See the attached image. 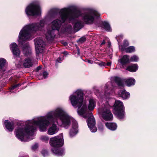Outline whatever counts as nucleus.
<instances>
[{"instance_id":"nucleus-5","label":"nucleus","mask_w":157,"mask_h":157,"mask_svg":"<svg viewBox=\"0 0 157 157\" xmlns=\"http://www.w3.org/2000/svg\"><path fill=\"white\" fill-rule=\"evenodd\" d=\"M50 143L51 145L54 147L52 149V151L53 153L59 156L62 155L64 154V151L63 150L57 148L62 146L64 144L63 134L51 138L50 140Z\"/></svg>"},{"instance_id":"nucleus-4","label":"nucleus","mask_w":157,"mask_h":157,"mask_svg":"<svg viewBox=\"0 0 157 157\" xmlns=\"http://www.w3.org/2000/svg\"><path fill=\"white\" fill-rule=\"evenodd\" d=\"M44 20H41L39 24H32L27 25L24 27L20 32L19 35V42L21 43L22 42L31 39L30 33L40 30L44 25Z\"/></svg>"},{"instance_id":"nucleus-27","label":"nucleus","mask_w":157,"mask_h":157,"mask_svg":"<svg viewBox=\"0 0 157 157\" xmlns=\"http://www.w3.org/2000/svg\"><path fill=\"white\" fill-rule=\"evenodd\" d=\"M6 60L3 58H0V68L1 69L6 63Z\"/></svg>"},{"instance_id":"nucleus-21","label":"nucleus","mask_w":157,"mask_h":157,"mask_svg":"<svg viewBox=\"0 0 157 157\" xmlns=\"http://www.w3.org/2000/svg\"><path fill=\"white\" fill-rule=\"evenodd\" d=\"M95 101L93 99H90L89 101V104L88 108L90 110H93L94 108L95 105Z\"/></svg>"},{"instance_id":"nucleus-36","label":"nucleus","mask_w":157,"mask_h":157,"mask_svg":"<svg viewBox=\"0 0 157 157\" xmlns=\"http://www.w3.org/2000/svg\"><path fill=\"white\" fill-rule=\"evenodd\" d=\"M38 147V145L35 144L32 147V149L33 150L36 149Z\"/></svg>"},{"instance_id":"nucleus-15","label":"nucleus","mask_w":157,"mask_h":157,"mask_svg":"<svg viewBox=\"0 0 157 157\" xmlns=\"http://www.w3.org/2000/svg\"><path fill=\"white\" fill-rule=\"evenodd\" d=\"M6 128L9 131H12L14 128L13 123L10 122L7 120L5 121L4 122Z\"/></svg>"},{"instance_id":"nucleus-28","label":"nucleus","mask_w":157,"mask_h":157,"mask_svg":"<svg viewBox=\"0 0 157 157\" xmlns=\"http://www.w3.org/2000/svg\"><path fill=\"white\" fill-rule=\"evenodd\" d=\"M40 139L44 141H47L48 140L49 138L46 136H42L40 137Z\"/></svg>"},{"instance_id":"nucleus-38","label":"nucleus","mask_w":157,"mask_h":157,"mask_svg":"<svg viewBox=\"0 0 157 157\" xmlns=\"http://www.w3.org/2000/svg\"><path fill=\"white\" fill-rule=\"evenodd\" d=\"M62 58H61L59 57L57 60V61L58 62L60 63V61H62Z\"/></svg>"},{"instance_id":"nucleus-18","label":"nucleus","mask_w":157,"mask_h":157,"mask_svg":"<svg viewBox=\"0 0 157 157\" xmlns=\"http://www.w3.org/2000/svg\"><path fill=\"white\" fill-rule=\"evenodd\" d=\"M138 69V66L137 64L130 65L127 67V70L132 72L136 71Z\"/></svg>"},{"instance_id":"nucleus-30","label":"nucleus","mask_w":157,"mask_h":157,"mask_svg":"<svg viewBox=\"0 0 157 157\" xmlns=\"http://www.w3.org/2000/svg\"><path fill=\"white\" fill-rule=\"evenodd\" d=\"M20 85L19 84H17L16 85H15L12 86L10 89V91L11 92L13 90H14L17 87H18Z\"/></svg>"},{"instance_id":"nucleus-9","label":"nucleus","mask_w":157,"mask_h":157,"mask_svg":"<svg viewBox=\"0 0 157 157\" xmlns=\"http://www.w3.org/2000/svg\"><path fill=\"white\" fill-rule=\"evenodd\" d=\"M124 106L121 101L116 100L114 105V113L120 119H122L124 117Z\"/></svg>"},{"instance_id":"nucleus-12","label":"nucleus","mask_w":157,"mask_h":157,"mask_svg":"<svg viewBox=\"0 0 157 157\" xmlns=\"http://www.w3.org/2000/svg\"><path fill=\"white\" fill-rule=\"evenodd\" d=\"M59 130V128L55 124H52L50 127L48 131V133L49 135H53L56 133Z\"/></svg>"},{"instance_id":"nucleus-31","label":"nucleus","mask_w":157,"mask_h":157,"mask_svg":"<svg viewBox=\"0 0 157 157\" xmlns=\"http://www.w3.org/2000/svg\"><path fill=\"white\" fill-rule=\"evenodd\" d=\"M86 40V38L85 37H82L79 40V41L81 43H82Z\"/></svg>"},{"instance_id":"nucleus-29","label":"nucleus","mask_w":157,"mask_h":157,"mask_svg":"<svg viewBox=\"0 0 157 157\" xmlns=\"http://www.w3.org/2000/svg\"><path fill=\"white\" fill-rule=\"evenodd\" d=\"M58 11V10L55 9H53L50 10L49 12V14L50 15H54L56 14V12Z\"/></svg>"},{"instance_id":"nucleus-37","label":"nucleus","mask_w":157,"mask_h":157,"mask_svg":"<svg viewBox=\"0 0 157 157\" xmlns=\"http://www.w3.org/2000/svg\"><path fill=\"white\" fill-rule=\"evenodd\" d=\"M109 90L108 89V88L107 87V89L105 90V95H106L107 94L109 93Z\"/></svg>"},{"instance_id":"nucleus-6","label":"nucleus","mask_w":157,"mask_h":157,"mask_svg":"<svg viewBox=\"0 0 157 157\" xmlns=\"http://www.w3.org/2000/svg\"><path fill=\"white\" fill-rule=\"evenodd\" d=\"M100 14L96 11L89 9L82 14L83 20L86 24H91L94 20L95 17H98Z\"/></svg>"},{"instance_id":"nucleus-39","label":"nucleus","mask_w":157,"mask_h":157,"mask_svg":"<svg viewBox=\"0 0 157 157\" xmlns=\"http://www.w3.org/2000/svg\"><path fill=\"white\" fill-rule=\"evenodd\" d=\"M111 64V62H108L106 63V65L107 66H110Z\"/></svg>"},{"instance_id":"nucleus-13","label":"nucleus","mask_w":157,"mask_h":157,"mask_svg":"<svg viewBox=\"0 0 157 157\" xmlns=\"http://www.w3.org/2000/svg\"><path fill=\"white\" fill-rule=\"evenodd\" d=\"M118 95L124 99H126L130 97L129 93L125 90H120L118 93Z\"/></svg>"},{"instance_id":"nucleus-35","label":"nucleus","mask_w":157,"mask_h":157,"mask_svg":"<svg viewBox=\"0 0 157 157\" xmlns=\"http://www.w3.org/2000/svg\"><path fill=\"white\" fill-rule=\"evenodd\" d=\"M48 75V73L46 71H44L43 73V76L44 78H46Z\"/></svg>"},{"instance_id":"nucleus-20","label":"nucleus","mask_w":157,"mask_h":157,"mask_svg":"<svg viewBox=\"0 0 157 157\" xmlns=\"http://www.w3.org/2000/svg\"><path fill=\"white\" fill-rule=\"evenodd\" d=\"M82 27V24L81 21H76L74 26V29L77 32Z\"/></svg>"},{"instance_id":"nucleus-8","label":"nucleus","mask_w":157,"mask_h":157,"mask_svg":"<svg viewBox=\"0 0 157 157\" xmlns=\"http://www.w3.org/2000/svg\"><path fill=\"white\" fill-rule=\"evenodd\" d=\"M25 12L28 15H39L40 14V7L37 3H31L26 8Z\"/></svg>"},{"instance_id":"nucleus-7","label":"nucleus","mask_w":157,"mask_h":157,"mask_svg":"<svg viewBox=\"0 0 157 157\" xmlns=\"http://www.w3.org/2000/svg\"><path fill=\"white\" fill-rule=\"evenodd\" d=\"M110 108L111 106L106 103V105H103L101 108L98 109L99 113L105 120H112L113 118V115L110 110Z\"/></svg>"},{"instance_id":"nucleus-33","label":"nucleus","mask_w":157,"mask_h":157,"mask_svg":"<svg viewBox=\"0 0 157 157\" xmlns=\"http://www.w3.org/2000/svg\"><path fill=\"white\" fill-rule=\"evenodd\" d=\"M98 65L100 67H104L106 66V63L104 62H101L98 63Z\"/></svg>"},{"instance_id":"nucleus-17","label":"nucleus","mask_w":157,"mask_h":157,"mask_svg":"<svg viewBox=\"0 0 157 157\" xmlns=\"http://www.w3.org/2000/svg\"><path fill=\"white\" fill-rule=\"evenodd\" d=\"M119 61L120 63L122 65L129 63L130 62V59L129 56L128 55H124L121 59H119Z\"/></svg>"},{"instance_id":"nucleus-24","label":"nucleus","mask_w":157,"mask_h":157,"mask_svg":"<svg viewBox=\"0 0 157 157\" xmlns=\"http://www.w3.org/2000/svg\"><path fill=\"white\" fill-rule=\"evenodd\" d=\"M123 50H124L126 52L131 53L134 52L135 51V48L134 47L131 46L125 48H123Z\"/></svg>"},{"instance_id":"nucleus-3","label":"nucleus","mask_w":157,"mask_h":157,"mask_svg":"<svg viewBox=\"0 0 157 157\" xmlns=\"http://www.w3.org/2000/svg\"><path fill=\"white\" fill-rule=\"evenodd\" d=\"M59 14L61 21L56 19L51 23L52 30H48L46 34L47 40H50L54 36V30H59L61 27L62 23L66 20H71L75 17H77L81 15L80 12L78 10L72 11L71 7L65 8L59 11Z\"/></svg>"},{"instance_id":"nucleus-23","label":"nucleus","mask_w":157,"mask_h":157,"mask_svg":"<svg viewBox=\"0 0 157 157\" xmlns=\"http://www.w3.org/2000/svg\"><path fill=\"white\" fill-rule=\"evenodd\" d=\"M114 81L120 86L123 87L124 85L121 79L119 78L116 77L114 78Z\"/></svg>"},{"instance_id":"nucleus-2","label":"nucleus","mask_w":157,"mask_h":157,"mask_svg":"<svg viewBox=\"0 0 157 157\" xmlns=\"http://www.w3.org/2000/svg\"><path fill=\"white\" fill-rule=\"evenodd\" d=\"M72 105L75 108H78V114L86 118L88 117L87 123L90 130L92 132H95L97 128L95 126V121L93 115L88 111L85 100H83V92L82 90H78L69 97Z\"/></svg>"},{"instance_id":"nucleus-22","label":"nucleus","mask_w":157,"mask_h":157,"mask_svg":"<svg viewBox=\"0 0 157 157\" xmlns=\"http://www.w3.org/2000/svg\"><path fill=\"white\" fill-rule=\"evenodd\" d=\"M126 85L128 86H130L135 84V80L132 78H128L125 81Z\"/></svg>"},{"instance_id":"nucleus-40","label":"nucleus","mask_w":157,"mask_h":157,"mask_svg":"<svg viewBox=\"0 0 157 157\" xmlns=\"http://www.w3.org/2000/svg\"><path fill=\"white\" fill-rule=\"evenodd\" d=\"M41 69V66H39L37 68H36V70L37 71H38L39 70H40Z\"/></svg>"},{"instance_id":"nucleus-11","label":"nucleus","mask_w":157,"mask_h":157,"mask_svg":"<svg viewBox=\"0 0 157 157\" xmlns=\"http://www.w3.org/2000/svg\"><path fill=\"white\" fill-rule=\"evenodd\" d=\"M10 48L14 55L17 56L20 55L19 50L17 45L15 43H12L10 45Z\"/></svg>"},{"instance_id":"nucleus-1","label":"nucleus","mask_w":157,"mask_h":157,"mask_svg":"<svg viewBox=\"0 0 157 157\" xmlns=\"http://www.w3.org/2000/svg\"><path fill=\"white\" fill-rule=\"evenodd\" d=\"M56 122L67 128L72 122V127L70 135L72 137L78 132L77 122L72 117L69 116L62 108L58 107L50 111L44 116L38 117L36 120L27 121L25 126H19L15 130L16 137L22 141L26 142L33 139L34 132L38 126L41 132L46 131L47 127L51 123Z\"/></svg>"},{"instance_id":"nucleus-42","label":"nucleus","mask_w":157,"mask_h":157,"mask_svg":"<svg viewBox=\"0 0 157 157\" xmlns=\"http://www.w3.org/2000/svg\"><path fill=\"white\" fill-rule=\"evenodd\" d=\"M105 41L104 40H103V41H102V43H101V44L102 45V44H105Z\"/></svg>"},{"instance_id":"nucleus-44","label":"nucleus","mask_w":157,"mask_h":157,"mask_svg":"<svg viewBox=\"0 0 157 157\" xmlns=\"http://www.w3.org/2000/svg\"><path fill=\"white\" fill-rule=\"evenodd\" d=\"M108 44H109V45H110V43L109 42H108Z\"/></svg>"},{"instance_id":"nucleus-26","label":"nucleus","mask_w":157,"mask_h":157,"mask_svg":"<svg viewBox=\"0 0 157 157\" xmlns=\"http://www.w3.org/2000/svg\"><path fill=\"white\" fill-rule=\"evenodd\" d=\"M139 59L138 57L134 55L131 57L130 59V62H137Z\"/></svg>"},{"instance_id":"nucleus-43","label":"nucleus","mask_w":157,"mask_h":157,"mask_svg":"<svg viewBox=\"0 0 157 157\" xmlns=\"http://www.w3.org/2000/svg\"><path fill=\"white\" fill-rule=\"evenodd\" d=\"M118 37L117 36V37H116V38L117 39V41H118V42H119V41L118 40Z\"/></svg>"},{"instance_id":"nucleus-34","label":"nucleus","mask_w":157,"mask_h":157,"mask_svg":"<svg viewBox=\"0 0 157 157\" xmlns=\"http://www.w3.org/2000/svg\"><path fill=\"white\" fill-rule=\"evenodd\" d=\"M128 45V42L126 40H124V43L123 45V47H122V49L123 48H124L123 47L126 46Z\"/></svg>"},{"instance_id":"nucleus-32","label":"nucleus","mask_w":157,"mask_h":157,"mask_svg":"<svg viewBox=\"0 0 157 157\" xmlns=\"http://www.w3.org/2000/svg\"><path fill=\"white\" fill-rule=\"evenodd\" d=\"M41 153L44 156H46L48 154L47 151L45 150H43Z\"/></svg>"},{"instance_id":"nucleus-14","label":"nucleus","mask_w":157,"mask_h":157,"mask_svg":"<svg viewBox=\"0 0 157 157\" xmlns=\"http://www.w3.org/2000/svg\"><path fill=\"white\" fill-rule=\"evenodd\" d=\"M23 52L25 56H30L31 53V49L28 44H26L25 46L23 47Z\"/></svg>"},{"instance_id":"nucleus-41","label":"nucleus","mask_w":157,"mask_h":157,"mask_svg":"<svg viewBox=\"0 0 157 157\" xmlns=\"http://www.w3.org/2000/svg\"><path fill=\"white\" fill-rule=\"evenodd\" d=\"M87 62L89 63H92V61L91 60H88Z\"/></svg>"},{"instance_id":"nucleus-10","label":"nucleus","mask_w":157,"mask_h":157,"mask_svg":"<svg viewBox=\"0 0 157 157\" xmlns=\"http://www.w3.org/2000/svg\"><path fill=\"white\" fill-rule=\"evenodd\" d=\"M35 44L37 54L42 52L45 46V43L43 40L40 39H36L35 40Z\"/></svg>"},{"instance_id":"nucleus-19","label":"nucleus","mask_w":157,"mask_h":157,"mask_svg":"<svg viewBox=\"0 0 157 157\" xmlns=\"http://www.w3.org/2000/svg\"><path fill=\"white\" fill-rule=\"evenodd\" d=\"M105 125L108 128L113 131L116 130L117 128V125L115 123H107Z\"/></svg>"},{"instance_id":"nucleus-45","label":"nucleus","mask_w":157,"mask_h":157,"mask_svg":"<svg viewBox=\"0 0 157 157\" xmlns=\"http://www.w3.org/2000/svg\"><path fill=\"white\" fill-rule=\"evenodd\" d=\"M1 69L0 68V70Z\"/></svg>"},{"instance_id":"nucleus-16","label":"nucleus","mask_w":157,"mask_h":157,"mask_svg":"<svg viewBox=\"0 0 157 157\" xmlns=\"http://www.w3.org/2000/svg\"><path fill=\"white\" fill-rule=\"evenodd\" d=\"M32 60V59L30 58L25 59L24 62V66L27 68L32 67L33 64Z\"/></svg>"},{"instance_id":"nucleus-25","label":"nucleus","mask_w":157,"mask_h":157,"mask_svg":"<svg viewBox=\"0 0 157 157\" xmlns=\"http://www.w3.org/2000/svg\"><path fill=\"white\" fill-rule=\"evenodd\" d=\"M104 28L108 31H111V29L109 24L106 22H103Z\"/></svg>"}]
</instances>
